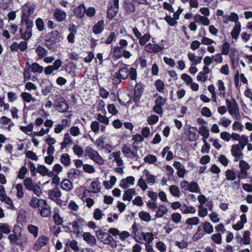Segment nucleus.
<instances>
[{
  "mask_svg": "<svg viewBox=\"0 0 252 252\" xmlns=\"http://www.w3.org/2000/svg\"><path fill=\"white\" fill-rule=\"evenodd\" d=\"M61 192L58 188H54L48 191L49 198L51 200L55 199L61 196Z\"/></svg>",
  "mask_w": 252,
  "mask_h": 252,
  "instance_id": "nucleus-23",
  "label": "nucleus"
},
{
  "mask_svg": "<svg viewBox=\"0 0 252 252\" xmlns=\"http://www.w3.org/2000/svg\"><path fill=\"white\" fill-rule=\"evenodd\" d=\"M150 39V35L146 33L143 36L141 35L139 39V43L141 45H144Z\"/></svg>",
  "mask_w": 252,
  "mask_h": 252,
  "instance_id": "nucleus-55",
  "label": "nucleus"
},
{
  "mask_svg": "<svg viewBox=\"0 0 252 252\" xmlns=\"http://www.w3.org/2000/svg\"><path fill=\"white\" fill-rule=\"evenodd\" d=\"M104 215L101 210L95 209L94 212L93 217L95 220H100Z\"/></svg>",
  "mask_w": 252,
  "mask_h": 252,
  "instance_id": "nucleus-57",
  "label": "nucleus"
},
{
  "mask_svg": "<svg viewBox=\"0 0 252 252\" xmlns=\"http://www.w3.org/2000/svg\"><path fill=\"white\" fill-rule=\"evenodd\" d=\"M43 199H39L35 197H33L31 200L29 205L33 208H38L40 206V203L41 204L42 203L41 202V201H43Z\"/></svg>",
  "mask_w": 252,
  "mask_h": 252,
  "instance_id": "nucleus-31",
  "label": "nucleus"
},
{
  "mask_svg": "<svg viewBox=\"0 0 252 252\" xmlns=\"http://www.w3.org/2000/svg\"><path fill=\"white\" fill-rule=\"evenodd\" d=\"M18 229H21V227L19 226H15L14 229L13 230V234H11L8 236V239L10 242L18 246H22V242H19L18 237L16 235V231L18 230Z\"/></svg>",
  "mask_w": 252,
  "mask_h": 252,
  "instance_id": "nucleus-12",
  "label": "nucleus"
},
{
  "mask_svg": "<svg viewBox=\"0 0 252 252\" xmlns=\"http://www.w3.org/2000/svg\"><path fill=\"white\" fill-rule=\"evenodd\" d=\"M34 8L32 5L25 4L23 7V13H26L27 15L30 16L34 12Z\"/></svg>",
  "mask_w": 252,
  "mask_h": 252,
  "instance_id": "nucleus-40",
  "label": "nucleus"
},
{
  "mask_svg": "<svg viewBox=\"0 0 252 252\" xmlns=\"http://www.w3.org/2000/svg\"><path fill=\"white\" fill-rule=\"evenodd\" d=\"M61 162L65 166H68L71 163L69 156L67 154H63L61 158Z\"/></svg>",
  "mask_w": 252,
  "mask_h": 252,
  "instance_id": "nucleus-43",
  "label": "nucleus"
},
{
  "mask_svg": "<svg viewBox=\"0 0 252 252\" xmlns=\"http://www.w3.org/2000/svg\"><path fill=\"white\" fill-rule=\"evenodd\" d=\"M143 89L139 88V85H136L134 90V95L133 100L134 102H138L143 93Z\"/></svg>",
  "mask_w": 252,
  "mask_h": 252,
  "instance_id": "nucleus-27",
  "label": "nucleus"
},
{
  "mask_svg": "<svg viewBox=\"0 0 252 252\" xmlns=\"http://www.w3.org/2000/svg\"><path fill=\"white\" fill-rule=\"evenodd\" d=\"M134 178L132 176H128L126 179H123L120 182V186L125 189L134 184Z\"/></svg>",
  "mask_w": 252,
  "mask_h": 252,
  "instance_id": "nucleus-14",
  "label": "nucleus"
},
{
  "mask_svg": "<svg viewBox=\"0 0 252 252\" xmlns=\"http://www.w3.org/2000/svg\"><path fill=\"white\" fill-rule=\"evenodd\" d=\"M85 224V221L83 219L79 218L76 221L72 222V225L74 231H79V228L81 226H83Z\"/></svg>",
  "mask_w": 252,
  "mask_h": 252,
  "instance_id": "nucleus-26",
  "label": "nucleus"
},
{
  "mask_svg": "<svg viewBox=\"0 0 252 252\" xmlns=\"http://www.w3.org/2000/svg\"><path fill=\"white\" fill-rule=\"evenodd\" d=\"M155 85L157 90L160 92H163L164 89V84L160 80H158L155 82Z\"/></svg>",
  "mask_w": 252,
  "mask_h": 252,
  "instance_id": "nucleus-60",
  "label": "nucleus"
},
{
  "mask_svg": "<svg viewBox=\"0 0 252 252\" xmlns=\"http://www.w3.org/2000/svg\"><path fill=\"white\" fill-rule=\"evenodd\" d=\"M86 7L84 4H80L74 10V13L78 18H82L85 14Z\"/></svg>",
  "mask_w": 252,
  "mask_h": 252,
  "instance_id": "nucleus-18",
  "label": "nucleus"
},
{
  "mask_svg": "<svg viewBox=\"0 0 252 252\" xmlns=\"http://www.w3.org/2000/svg\"><path fill=\"white\" fill-rule=\"evenodd\" d=\"M86 153L87 156L99 165L103 164L104 160L99 156L97 151L89 147L86 148Z\"/></svg>",
  "mask_w": 252,
  "mask_h": 252,
  "instance_id": "nucleus-4",
  "label": "nucleus"
},
{
  "mask_svg": "<svg viewBox=\"0 0 252 252\" xmlns=\"http://www.w3.org/2000/svg\"><path fill=\"white\" fill-rule=\"evenodd\" d=\"M99 183L97 181H93L92 182L90 188L92 189V190H90L89 189H86L84 193H86L87 192L90 193H97L100 191V188H99Z\"/></svg>",
  "mask_w": 252,
  "mask_h": 252,
  "instance_id": "nucleus-20",
  "label": "nucleus"
},
{
  "mask_svg": "<svg viewBox=\"0 0 252 252\" xmlns=\"http://www.w3.org/2000/svg\"><path fill=\"white\" fill-rule=\"evenodd\" d=\"M199 222V220L197 217H193L188 219L186 223L189 225H197Z\"/></svg>",
  "mask_w": 252,
  "mask_h": 252,
  "instance_id": "nucleus-58",
  "label": "nucleus"
},
{
  "mask_svg": "<svg viewBox=\"0 0 252 252\" xmlns=\"http://www.w3.org/2000/svg\"><path fill=\"white\" fill-rule=\"evenodd\" d=\"M117 81L119 82L121 81V79H126L129 76V70L126 67H124L119 69V71L117 72Z\"/></svg>",
  "mask_w": 252,
  "mask_h": 252,
  "instance_id": "nucleus-13",
  "label": "nucleus"
},
{
  "mask_svg": "<svg viewBox=\"0 0 252 252\" xmlns=\"http://www.w3.org/2000/svg\"><path fill=\"white\" fill-rule=\"evenodd\" d=\"M232 155L236 158L235 160H237L242 156V153L240 147L238 144L233 145L231 149Z\"/></svg>",
  "mask_w": 252,
  "mask_h": 252,
  "instance_id": "nucleus-17",
  "label": "nucleus"
},
{
  "mask_svg": "<svg viewBox=\"0 0 252 252\" xmlns=\"http://www.w3.org/2000/svg\"><path fill=\"white\" fill-rule=\"evenodd\" d=\"M241 31V25L239 23H236L235 26L231 32V36L233 38L236 39L239 35Z\"/></svg>",
  "mask_w": 252,
  "mask_h": 252,
  "instance_id": "nucleus-36",
  "label": "nucleus"
},
{
  "mask_svg": "<svg viewBox=\"0 0 252 252\" xmlns=\"http://www.w3.org/2000/svg\"><path fill=\"white\" fill-rule=\"evenodd\" d=\"M62 188L65 190L69 191L72 189L73 185L71 181L68 179H64L61 183Z\"/></svg>",
  "mask_w": 252,
  "mask_h": 252,
  "instance_id": "nucleus-30",
  "label": "nucleus"
},
{
  "mask_svg": "<svg viewBox=\"0 0 252 252\" xmlns=\"http://www.w3.org/2000/svg\"><path fill=\"white\" fill-rule=\"evenodd\" d=\"M125 7L127 13H133L135 11L134 5L131 2L125 3Z\"/></svg>",
  "mask_w": 252,
  "mask_h": 252,
  "instance_id": "nucleus-59",
  "label": "nucleus"
},
{
  "mask_svg": "<svg viewBox=\"0 0 252 252\" xmlns=\"http://www.w3.org/2000/svg\"><path fill=\"white\" fill-rule=\"evenodd\" d=\"M169 191L171 194L174 196H179L180 195V189L175 185L171 186L169 188Z\"/></svg>",
  "mask_w": 252,
  "mask_h": 252,
  "instance_id": "nucleus-47",
  "label": "nucleus"
},
{
  "mask_svg": "<svg viewBox=\"0 0 252 252\" xmlns=\"http://www.w3.org/2000/svg\"><path fill=\"white\" fill-rule=\"evenodd\" d=\"M83 240L91 246H94L96 244L95 237L90 232H84L82 235Z\"/></svg>",
  "mask_w": 252,
  "mask_h": 252,
  "instance_id": "nucleus-11",
  "label": "nucleus"
},
{
  "mask_svg": "<svg viewBox=\"0 0 252 252\" xmlns=\"http://www.w3.org/2000/svg\"><path fill=\"white\" fill-rule=\"evenodd\" d=\"M105 25L103 20L98 21L93 27V31L94 34L101 33L104 30Z\"/></svg>",
  "mask_w": 252,
  "mask_h": 252,
  "instance_id": "nucleus-16",
  "label": "nucleus"
},
{
  "mask_svg": "<svg viewBox=\"0 0 252 252\" xmlns=\"http://www.w3.org/2000/svg\"><path fill=\"white\" fill-rule=\"evenodd\" d=\"M53 15L58 22H63L66 17V13L59 8H56L55 10Z\"/></svg>",
  "mask_w": 252,
  "mask_h": 252,
  "instance_id": "nucleus-15",
  "label": "nucleus"
},
{
  "mask_svg": "<svg viewBox=\"0 0 252 252\" xmlns=\"http://www.w3.org/2000/svg\"><path fill=\"white\" fill-rule=\"evenodd\" d=\"M217 85L218 90L220 92L219 95L222 98H225L226 97L225 94V87H224V83L222 80H219L218 81Z\"/></svg>",
  "mask_w": 252,
  "mask_h": 252,
  "instance_id": "nucleus-22",
  "label": "nucleus"
},
{
  "mask_svg": "<svg viewBox=\"0 0 252 252\" xmlns=\"http://www.w3.org/2000/svg\"><path fill=\"white\" fill-rule=\"evenodd\" d=\"M24 184L27 189L33 191L37 196H39L42 193L40 187L34 185L31 178H26L24 181Z\"/></svg>",
  "mask_w": 252,
  "mask_h": 252,
  "instance_id": "nucleus-3",
  "label": "nucleus"
},
{
  "mask_svg": "<svg viewBox=\"0 0 252 252\" xmlns=\"http://www.w3.org/2000/svg\"><path fill=\"white\" fill-rule=\"evenodd\" d=\"M113 157L114 158V160L118 165L121 166L123 164V160L120 157V152H114L113 153Z\"/></svg>",
  "mask_w": 252,
  "mask_h": 252,
  "instance_id": "nucleus-42",
  "label": "nucleus"
},
{
  "mask_svg": "<svg viewBox=\"0 0 252 252\" xmlns=\"http://www.w3.org/2000/svg\"><path fill=\"white\" fill-rule=\"evenodd\" d=\"M160 207L161 208H158L157 212L155 215L156 218H162L164 214L167 213V209L166 207H164L163 205L160 206Z\"/></svg>",
  "mask_w": 252,
  "mask_h": 252,
  "instance_id": "nucleus-41",
  "label": "nucleus"
},
{
  "mask_svg": "<svg viewBox=\"0 0 252 252\" xmlns=\"http://www.w3.org/2000/svg\"><path fill=\"white\" fill-rule=\"evenodd\" d=\"M231 123V121L225 117H221L220 119L218 124L220 126H222L224 127H227Z\"/></svg>",
  "mask_w": 252,
  "mask_h": 252,
  "instance_id": "nucleus-53",
  "label": "nucleus"
},
{
  "mask_svg": "<svg viewBox=\"0 0 252 252\" xmlns=\"http://www.w3.org/2000/svg\"><path fill=\"white\" fill-rule=\"evenodd\" d=\"M41 202L42 203H40V206L38 207L40 215L43 217L50 216L51 215V209L46 201L44 200L43 201H41Z\"/></svg>",
  "mask_w": 252,
  "mask_h": 252,
  "instance_id": "nucleus-6",
  "label": "nucleus"
},
{
  "mask_svg": "<svg viewBox=\"0 0 252 252\" xmlns=\"http://www.w3.org/2000/svg\"><path fill=\"white\" fill-rule=\"evenodd\" d=\"M250 232L249 231H246L244 232L243 237V242L245 245L249 244L250 243Z\"/></svg>",
  "mask_w": 252,
  "mask_h": 252,
  "instance_id": "nucleus-61",
  "label": "nucleus"
},
{
  "mask_svg": "<svg viewBox=\"0 0 252 252\" xmlns=\"http://www.w3.org/2000/svg\"><path fill=\"white\" fill-rule=\"evenodd\" d=\"M35 52L36 54L38 56L39 59H42L45 57L48 53V51L40 45L37 46L35 49Z\"/></svg>",
  "mask_w": 252,
  "mask_h": 252,
  "instance_id": "nucleus-28",
  "label": "nucleus"
},
{
  "mask_svg": "<svg viewBox=\"0 0 252 252\" xmlns=\"http://www.w3.org/2000/svg\"><path fill=\"white\" fill-rule=\"evenodd\" d=\"M141 236L144 241L148 242V244L151 243L154 240L153 235L152 233L142 232Z\"/></svg>",
  "mask_w": 252,
  "mask_h": 252,
  "instance_id": "nucleus-37",
  "label": "nucleus"
},
{
  "mask_svg": "<svg viewBox=\"0 0 252 252\" xmlns=\"http://www.w3.org/2000/svg\"><path fill=\"white\" fill-rule=\"evenodd\" d=\"M68 105L65 102H62L57 106V109L60 112H64L68 110Z\"/></svg>",
  "mask_w": 252,
  "mask_h": 252,
  "instance_id": "nucleus-45",
  "label": "nucleus"
},
{
  "mask_svg": "<svg viewBox=\"0 0 252 252\" xmlns=\"http://www.w3.org/2000/svg\"><path fill=\"white\" fill-rule=\"evenodd\" d=\"M164 47H161L158 44L148 43L145 46V50L150 53H157L161 52Z\"/></svg>",
  "mask_w": 252,
  "mask_h": 252,
  "instance_id": "nucleus-10",
  "label": "nucleus"
},
{
  "mask_svg": "<svg viewBox=\"0 0 252 252\" xmlns=\"http://www.w3.org/2000/svg\"><path fill=\"white\" fill-rule=\"evenodd\" d=\"M49 241L48 238L44 235L40 236L35 243L34 244L33 249L35 251L39 250L42 247L46 245Z\"/></svg>",
  "mask_w": 252,
  "mask_h": 252,
  "instance_id": "nucleus-8",
  "label": "nucleus"
},
{
  "mask_svg": "<svg viewBox=\"0 0 252 252\" xmlns=\"http://www.w3.org/2000/svg\"><path fill=\"white\" fill-rule=\"evenodd\" d=\"M117 37V34L115 33V32H111L109 35V36L107 37L105 41H102V42H104L106 44H109L112 43V42L115 40ZM103 39H101L102 40Z\"/></svg>",
  "mask_w": 252,
  "mask_h": 252,
  "instance_id": "nucleus-51",
  "label": "nucleus"
},
{
  "mask_svg": "<svg viewBox=\"0 0 252 252\" xmlns=\"http://www.w3.org/2000/svg\"><path fill=\"white\" fill-rule=\"evenodd\" d=\"M70 133L73 136H77L80 134V129L78 126H73L70 129Z\"/></svg>",
  "mask_w": 252,
  "mask_h": 252,
  "instance_id": "nucleus-63",
  "label": "nucleus"
},
{
  "mask_svg": "<svg viewBox=\"0 0 252 252\" xmlns=\"http://www.w3.org/2000/svg\"><path fill=\"white\" fill-rule=\"evenodd\" d=\"M123 51V49L120 47L117 46L115 47L113 51L114 56L117 59L121 58L122 57Z\"/></svg>",
  "mask_w": 252,
  "mask_h": 252,
  "instance_id": "nucleus-56",
  "label": "nucleus"
},
{
  "mask_svg": "<svg viewBox=\"0 0 252 252\" xmlns=\"http://www.w3.org/2000/svg\"><path fill=\"white\" fill-rule=\"evenodd\" d=\"M225 177L228 180L234 181L236 179V174L232 170L228 169L225 172Z\"/></svg>",
  "mask_w": 252,
  "mask_h": 252,
  "instance_id": "nucleus-49",
  "label": "nucleus"
},
{
  "mask_svg": "<svg viewBox=\"0 0 252 252\" xmlns=\"http://www.w3.org/2000/svg\"><path fill=\"white\" fill-rule=\"evenodd\" d=\"M139 217L146 222H149L151 220L150 214L147 212L141 211L138 213Z\"/></svg>",
  "mask_w": 252,
  "mask_h": 252,
  "instance_id": "nucleus-38",
  "label": "nucleus"
},
{
  "mask_svg": "<svg viewBox=\"0 0 252 252\" xmlns=\"http://www.w3.org/2000/svg\"><path fill=\"white\" fill-rule=\"evenodd\" d=\"M225 102L229 114L233 116L236 120H239L240 118V115L238 106L235 99L233 98L232 100L226 99Z\"/></svg>",
  "mask_w": 252,
  "mask_h": 252,
  "instance_id": "nucleus-2",
  "label": "nucleus"
},
{
  "mask_svg": "<svg viewBox=\"0 0 252 252\" xmlns=\"http://www.w3.org/2000/svg\"><path fill=\"white\" fill-rule=\"evenodd\" d=\"M68 177L72 181L77 180L80 175V171L74 168L70 169L67 173Z\"/></svg>",
  "mask_w": 252,
  "mask_h": 252,
  "instance_id": "nucleus-19",
  "label": "nucleus"
},
{
  "mask_svg": "<svg viewBox=\"0 0 252 252\" xmlns=\"http://www.w3.org/2000/svg\"><path fill=\"white\" fill-rule=\"evenodd\" d=\"M135 194L136 191L134 189H128V190L125 191L123 196V199L124 201L127 200L130 201L132 198V195Z\"/></svg>",
  "mask_w": 252,
  "mask_h": 252,
  "instance_id": "nucleus-25",
  "label": "nucleus"
},
{
  "mask_svg": "<svg viewBox=\"0 0 252 252\" xmlns=\"http://www.w3.org/2000/svg\"><path fill=\"white\" fill-rule=\"evenodd\" d=\"M30 16L27 15L26 13H22L21 16V24L23 28L25 26H32L33 23L29 18Z\"/></svg>",
  "mask_w": 252,
  "mask_h": 252,
  "instance_id": "nucleus-24",
  "label": "nucleus"
},
{
  "mask_svg": "<svg viewBox=\"0 0 252 252\" xmlns=\"http://www.w3.org/2000/svg\"><path fill=\"white\" fill-rule=\"evenodd\" d=\"M0 200L2 202H4L8 205L7 208H11L12 207V200L7 196L5 192L4 188L2 186H0Z\"/></svg>",
  "mask_w": 252,
  "mask_h": 252,
  "instance_id": "nucleus-9",
  "label": "nucleus"
},
{
  "mask_svg": "<svg viewBox=\"0 0 252 252\" xmlns=\"http://www.w3.org/2000/svg\"><path fill=\"white\" fill-rule=\"evenodd\" d=\"M118 13V10L113 6H110L107 9V17L110 20L112 19Z\"/></svg>",
  "mask_w": 252,
  "mask_h": 252,
  "instance_id": "nucleus-34",
  "label": "nucleus"
},
{
  "mask_svg": "<svg viewBox=\"0 0 252 252\" xmlns=\"http://www.w3.org/2000/svg\"><path fill=\"white\" fill-rule=\"evenodd\" d=\"M35 25L37 30L40 32L43 31L45 29L44 22L40 18H38L36 20Z\"/></svg>",
  "mask_w": 252,
  "mask_h": 252,
  "instance_id": "nucleus-44",
  "label": "nucleus"
},
{
  "mask_svg": "<svg viewBox=\"0 0 252 252\" xmlns=\"http://www.w3.org/2000/svg\"><path fill=\"white\" fill-rule=\"evenodd\" d=\"M72 142L73 141L69 134L68 133H65L64 136L63 140L61 144L62 149L65 148L68 144L72 143Z\"/></svg>",
  "mask_w": 252,
  "mask_h": 252,
  "instance_id": "nucleus-32",
  "label": "nucleus"
},
{
  "mask_svg": "<svg viewBox=\"0 0 252 252\" xmlns=\"http://www.w3.org/2000/svg\"><path fill=\"white\" fill-rule=\"evenodd\" d=\"M213 231V225L208 221H205L198 227L197 231L192 237V239L194 241H197L201 239L206 233L211 234Z\"/></svg>",
  "mask_w": 252,
  "mask_h": 252,
  "instance_id": "nucleus-1",
  "label": "nucleus"
},
{
  "mask_svg": "<svg viewBox=\"0 0 252 252\" xmlns=\"http://www.w3.org/2000/svg\"><path fill=\"white\" fill-rule=\"evenodd\" d=\"M144 160L146 162L152 164L157 161V158L153 155H149L144 158Z\"/></svg>",
  "mask_w": 252,
  "mask_h": 252,
  "instance_id": "nucleus-54",
  "label": "nucleus"
},
{
  "mask_svg": "<svg viewBox=\"0 0 252 252\" xmlns=\"http://www.w3.org/2000/svg\"><path fill=\"white\" fill-rule=\"evenodd\" d=\"M189 191L191 192L200 193V189L198 185L194 181L189 183Z\"/></svg>",
  "mask_w": 252,
  "mask_h": 252,
  "instance_id": "nucleus-35",
  "label": "nucleus"
},
{
  "mask_svg": "<svg viewBox=\"0 0 252 252\" xmlns=\"http://www.w3.org/2000/svg\"><path fill=\"white\" fill-rule=\"evenodd\" d=\"M31 65L30 63L28 62L27 63V66L24 69V76L25 79L29 80L31 78Z\"/></svg>",
  "mask_w": 252,
  "mask_h": 252,
  "instance_id": "nucleus-50",
  "label": "nucleus"
},
{
  "mask_svg": "<svg viewBox=\"0 0 252 252\" xmlns=\"http://www.w3.org/2000/svg\"><path fill=\"white\" fill-rule=\"evenodd\" d=\"M95 235L98 239L105 244H109L113 240V237L109 233L103 231L102 229L96 231Z\"/></svg>",
  "mask_w": 252,
  "mask_h": 252,
  "instance_id": "nucleus-5",
  "label": "nucleus"
},
{
  "mask_svg": "<svg viewBox=\"0 0 252 252\" xmlns=\"http://www.w3.org/2000/svg\"><path fill=\"white\" fill-rule=\"evenodd\" d=\"M83 168L84 171L88 173H93L95 172V169L94 167L88 164H84Z\"/></svg>",
  "mask_w": 252,
  "mask_h": 252,
  "instance_id": "nucleus-64",
  "label": "nucleus"
},
{
  "mask_svg": "<svg viewBox=\"0 0 252 252\" xmlns=\"http://www.w3.org/2000/svg\"><path fill=\"white\" fill-rule=\"evenodd\" d=\"M33 25L32 26H25L23 28L20 29V32L21 37L24 40H28L30 38L32 35V28Z\"/></svg>",
  "mask_w": 252,
  "mask_h": 252,
  "instance_id": "nucleus-7",
  "label": "nucleus"
},
{
  "mask_svg": "<svg viewBox=\"0 0 252 252\" xmlns=\"http://www.w3.org/2000/svg\"><path fill=\"white\" fill-rule=\"evenodd\" d=\"M199 133L204 138H208L209 136V130L205 126H202L199 128Z\"/></svg>",
  "mask_w": 252,
  "mask_h": 252,
  "instance_id": "nucleus-46",
  "label": "nucleus"
},
{
  "mask_svg": "<svg viewBox=\"0 0 252 252\" xmlns=\"http://www.w3.org/2000/svg\"><path fill=\"white\" fill-rule=\"evenodd\" d=\"M91 128L93 132L97 133L99 129V123L97 121H93L91 124Z\"/></svg>",
  "mask_w": 252,
  "mask_h": 252,
  "instance_id": "nucleus-62",
  "label": "nucleus"
},
{
  "mask_svg": "<svg viewBox=\"0 0 252 252\" xmlns=\"http://www.w3.org/2000/svg\"><path fill=\"white\" fill-rule=\"evenodd\" d=\"M17 189V196L19 198H23L24 196V189L23 185L21 184H17L16 186Z\"/></svg>",
  "mask_w": 252,
  "mask_h": 252,
  "instance_id": "nucleus-48",
  "label": "nucleus"
},
{
  "mask_svg": "<svg viewBox=\"0 0 252 252\" xmlns=\"http://www.w3.org/2000/svg\"><path fill=\"white\" fill-rule=\"evenodd\" d=\"M37 172L42 176H48L52 177L54 175L53 171L48 172V169L42 165H39L37 169Z\"/></svg>",
  "mask_w": 252,
  "mask_h": 252,
  "instance_id": "nucleus-21",
  "label": "nucleus"
},
{
  "mask_svg": "<svg viewBox=\"0 0 252 252\" xmlns=\"http://www.w3.org/2000/svg\"><path fill=\"white\" fill-rule=\"evenodd\" d=\"M21 96L24 101L28 103L31 102V101L35 102L36 100V99L32 97V94L29 93H22L21 94Z\"/></svg>",
  "mask_w": 252,
  "mask_h": 252,
  "instance_id": "nucleus-29",
  "label": "nucleus"
},
{
  "mask_svg": "<svg viewBox=\"0 0 252 252\" xmlns=\"http://www.w3.org/2000/svg\"><path fill=\"white\" fill-rule=\"evenodd\" d=\"M28 231L33 235L34 238H36L38 236V228L32 224H30L28 226Z\"/></svg>",
  "mask_w": 252,
  "mask_h": 252,
  "instance_id": "nucleus-39",
  "label": "nucleus"
},
{
  "mask_svg": "<svg viewBox=\"0 0 252 252\" xmlns=\"http://www.w3.org/2000/svg\"><path fill=\"white\" fill-rule=\"evenodd\" d=\"M96 119L100 123H103L106 125H108L109 124V119L105 116L102 115L101 114H97Z\"/></svg>",
  "mask_w": 252,
  "mask_h": 252,
  "instance_id": "nucleus-52",
  "label": "nucleus"
},
{
  "mask_svg": "<svg viewBox=\"0 0 252 252\" xmlns=\"http://www.w3.org/2000/svg\"><path fill=\"white\" fill-rule=\"evenodd\" d=\"M32 71L34 73H41L43 72L44 68L37 63H34L31 65Z\"/></svg>",
  "mask_w": 252,
  "mask_h": 252,
  "instance_id": "nucleus-33",
  "label": "nucleus"
}]
</instances>
